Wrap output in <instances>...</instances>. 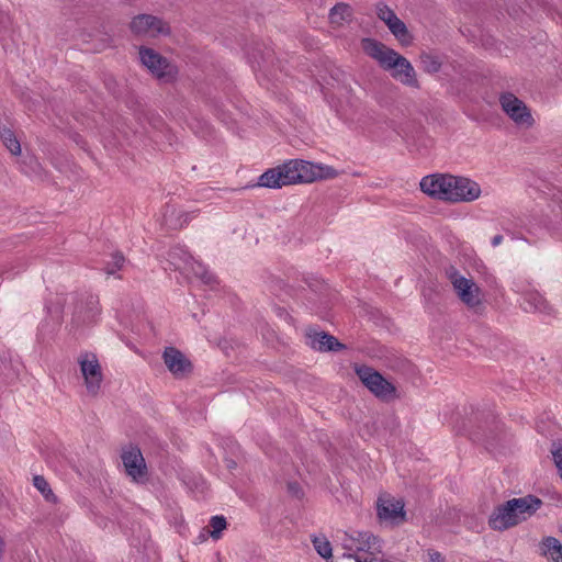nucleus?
Listing matches in <instances>:
<instances>
[{"mask_svg":"<svg viewBox=\"0 0 562 562\" xmlns=\"http://www.w3.org/2000/svg\"><path fill=\"white\" fill-rule=\"evenodd\" d=\"M420 191L428 198L447 203H471L482 196L481 186L471 178L435 172L423 177Z\"/></svg>","mask_w":562,"mask_h":562,"instance_id":"obj_1","label":"nucleus"},{"mask_svg":"<svg viewBox=\"0 0 562 562\" xmlns=\"http://www.w3.org/2000/svg\"><path fill=\"white\" fill-rule=\"evenodd\" d=\"M361 48L382 69L389 71L393 79L404 86L418 88L416 71L406 57L373 38H363Z\"/></svg>","mask_w":562,"mask_h":562,"instance_id":"obj_2","label":"nucleus"},{"mask_svg":"<svg viewBox=\"0 0 562 562\" xmlns=\"http://www.w3.org/2000/svg\"><path fill=\"white\" fill-rule=\"evenodd\" d=\"M542 501L532 495L513 498L499 505L491 514L488 524L494 530H505L532 517Z\"/></svg>","mask_w":562,"mask_h":562,"instance_id":"obj_3","label":"nucleus"},{"mask_svg":"<svg viewBox=\"0 0 562 562\" xmlns=\"http://www.w3.org/2000/svg\"><path fill=\"white\" fill-rule=\"evenodd\" d=\"M138 60L151 77L162 83H173L179 78L177 64L149 46L138 47Z\"/></svg>","mask_w":562,"mask_h":562,"instance_id":"obj_4","label":"nucleus"},{"mask_svg":"<svg viewBox=\"0 0 562 562\" xmlns=\"http://www.w3.org/2000/svg\"><path fill=\"white\" fill-rule=\"evenodd\" d=\"M338 539L346 550L358 552L359 562H373L381 559L380 540L370 532H342Z\"/></svg>","mask_w":562,"mask_h":562,"instance_id":"obj_5","label":"nucleus"},{"mask_svg":"<svg viewBox=\"0 0 562 562\" xmlns=\"http://www.w3.org/2000/svg\"><path fill=\"white\" fill-rule=\"evenodd\" d=\"M292 184L312 183L318 180L336 178L338 172L330 166L314 164L302 159L286 161Z\"/></svg>","mask_w":562,"mask_h":562,"instance_id":"obj_6","label":"nucleus"},{"mask_svg":"<svg viewBox=\"0 0 562 562\" xmlns=\"http://www.w3.org/2000/svg\"><path fill=\"white\" fill-rule=\"evenodd\" d=\"M356 373L361 383L379 400L391 402L400 397L397 386L380 372L368 366H357Z\"/></svg>","mask_w":562,"mask_h":562,"instance_id":"obj_7","label":"nucleus"},{"mask_svg":"<svg viewBox=\"0 0 562 562\" xmlns=\"http://www.w3.org/2000/svg\"><path fill=\"white\" fill-rule=\"evenodd\" d=\"M498 103L506 115L517 127L529 130L536 124L532 110L527 103L510 91L502 92L498 97Z\"/></svg>","mask_w":562,"mask_h":562,"instance_id":"obj_8","label":"nucleus"},{"mask_svg":"<svg viewBox=\"0 0 562 562\" xmlns=\"http://www.w3.org/2000/svg\"><path fill=\"white\" fill-rule=\"evenodd\" d=\"M447 277L457 297L469 308H476L483 303V292L471 277H467L454 268L447 270Z\"/></svg>","mask_w":562,"mask_h":562,"instance_id":"obj_9","label":"nucleus"},{"mask_svg":"<svg viewBox=\"0 0 562 562\" xmlns=\"http://www.w3.org/2000/svg\"><path fill=\"white\" fill-rule=\"evenodd\" d=\"M86 392L91 396L100 393L103 372L97 355L83 352L77 359Z\"/></svg>","mask_w":562,"mask_h":562,"instance_id":"obj_10","label":"nucleus"},{"mask_svg":"<svg viewBox=\"0 0 562 562\" xmlns=\"http://www.w3.org/2000/svg\"><path fill=\"white\" fill-rule=\"evenodd\" d=\"M130 29L137 36L156 38L170 34L167 22L151 14H138L130 23Z\"/></svg>","mask_w":562,"mask_h":562,"instance_id":"obj_11","label":"nucleus"},{"mask_svg":"<svg viewBox=\"0 0 562 562\" xmlns=\"http://www.w3.org/2000/svg\"><path fill=\"white\" fill-rule=\"evenodd\" d=\"M375 13L402 46L407 47L412 45L414 41L412 33L391 8L384 3H378L375 5Z\"/></svg>","mask_w":562,"mask_h":562,"instance_id":"obj_12","label":"nucleus"},{"mask_svg":"<svg viewBox=\"0 0 562 562\" xmlns=\"http://www.w3.org/2000/svg\"><path fill=\"white\" fill-rule=\"evenodd\" d=\"M378 517L391 525H400L405 521L404 503L391 494H381L376 502Z\"/></svg>","mask_w":562,"mask_h":562,"instance_id":"obj_13","label":"nucleus"},{"mask_svg":"<svg viewBox=\"0 0 562 562\" xmlns=\"http://www.w3.org/2000/svg\"><path fill=\"white\" fill-rule=\"evenodd\" d=\"M514 291L519 294V306L527 313L550 314L551 305L533 289H525L521 282L514 283Z\"/></svg>","mask_w":562,"mask_h":562,"instance_id":"obj_14","label":"nucleus"},{"mask_svg":"<svg viewBox=\"0 0 562 562\" xmlns=\"http://www.w3.org/2000/svg\"><path fill=\"white\" fill-rule=\"evenodd\" d=\"M162 359L168 371L176 378H184L192 371L190 359L175 347H167Z\"/></svg>","mask_w":562,"mask_h":562,"instance_id":"obj_15","label":"nucleus"},{"mask_svg":"<svg viewBox=\"0 0 562 562\" xmlns=\"http://www.w3.org/2000/svg\"><path fill=\"white\" fill-rule=\"evenodd\" d=\"M168 261L170 267L186 276H199L202 271L201 263L194 260L182 247L171 249L168 254Z\"/></svg>","mask_w":562,"mask_h":562,"instance_id":"obj_16","label":"nucleus"},{"mask_svg":"<svg viewBox=\"0 0 562 562\" xmlns=\"http://www.w3.org/2000/svg\"><path fill=\"white\" fill-rule=\"evenodd\" d=\"M122 462L127 475L136 482L146 476V464L142 452L136 447H128L122 452Z\"/></svg>","mask_w":562,"mask_h":562,"instance_id":"obj_17","label":"nucleus"},{"mask_svg":"<svg viewBox=\"0 0 562 562\" xmlns=\"http://www.w3.org/2000/svg\"><path fill=\"white\" fill-rule=\"evenodd\" d=\"M292 186L286 161L265 171L254 187L280 189L282 187Z\"/></svg>","mask_w":562,"mask_h":562,"instance_id":"obj_18","label":"nucleus"},{"mask_svg":"<svg viewBox=\"0 0 562 562\" xmlns=\"http://www.w3.org/2000/svg\"><path fill=\"white\" fill-rule=\"evenodd\" d=\"M306 344L317 351H337L344 348L334 336L317 330H310L306 334Z\"/></svg>","mask_w":562,"mask_h":562,"instance_id":"obj_19","label":"nucleus"},{"mask_svg":"<svg viewBox=\"0 0 562 562\" xmlns=\"http://www.w3.org/2000/svg\"><path fill=\"white\" fill-rule=\"evenodd\" d=\"M418 59L422 70L429 75L439 72L443 65L442 56L431 52H422Z\"/></svg>","mask_w":562,"mask_h":562,"instance_id":"obj_20","label":"nucleus"},{"mask_svg":"<svg viewBox=\"0 0 562 562\" xmlns=\"http://www.w3.org/2000/svg\"><path fill=\"white\" fill-rule=\"evenodd\" d=\"M540 549L543 555L553 562H562V544L553 537H547L542 540Z\"/></svg>","mask_w":562,"mask_h":562,"instance_id":"obj_21","label":"nucleus"},{"mask_svg":"<svg viewBox=\"0 0 562 562\" xmlns=\"http://www.w3.org/2000/svg\"><path fill=\"white\" fill-rule=\"evenodd\" d=\"M352 16V9L347 3H338L336 4L329 12L330 23L337 26L342 25L346 22H349Z\"/></svg>","mask_w":562,"mask_h":562,"instance_id":"obj_22","label":"nucleus"},{"mask_svg":"<svg viewBox=\"0 0 562 562\" xmlns=\"http://www.w3.org/2000/svg\"><path fill=\"white\" fill-rule=\"evenodd\" d=\"M34 487L43 495L46 502L56 503L57 497L53 493L49 483L45 480V477L41 475H35L33 477Z\"/></svg>","mask_w":562,"mask_h":562,"instance_id":"obj_23","label":"nucleus"},{"mask_svg":"<svg viewBox=\"0 0 562 562\" xmlns=\"http://www.w3.org/2000/svg\"><path fill=\"white\" fill-rule=\"evenodd\" d=\"M227 522L223 516H213L209 522V535L214 539L218 540L222 537V532L226 529Z\"/></svg>","mask_w":562,"mask_h":562,"instance_id":"obj_24","label":"nucleus"},{"mask_svg":"<svg viewBox=\"0 0 562 562\" xmlns=\"http://www.w3.org/2000/svg\"><path fill=\"white\" fill-rule=\"evenodd\" d=\"M1 138L4 146L10 150L12 155L21 154V145L15 135L10 130H4L1 133Z\"/></svg>","mask_w":562,"mask_h":562,"instance_id":"obj_25","label":"nucleus"},{"mask_svg":"<svg viewBox=\"0 0 562 562\" xmlns=\"http://www.w3.org/2000/svg\"><path fill=\"white\" fill-rule=\"evenodd\" d=\"M313 544H314L315 550L322 558H324V559L331 558V555H333L331 544L327 540L326 537H324V536L314 537Z\"/></svg>","mask_w":562,"mask_h":562,"instance_id":"obj_26","label":"nucleus"},{"mask_svg":"<svg viewBox=\"0 0 562 562\" xmlns=\"http://www.w3.org/2000/svg\"><path fill=\"white\" fill-rule=\"evenodd\" d=\"M551 453H552L555 467L559 471V474L562 479V441L553 443Z\"/></svg>","mask_w":562,"mask_h":562,"instance_id":"obj_27","label":"nucleus"},{"mask_svg":"<svg viewBox=\"0 0 562 562\" xmlns=\"http://www.w3.org/2000/svg\"><path fill=\"white\" fill-rule=\"evenodd\" d=\"M124 258L121 255H114L113 256V263L111 266H108L105 268V271L108 274H113L116 270L121 269L123 266Z\"/></svg>","mask_w":562,"mask_h":562,"instance_id":"obj_28","label":"nucleus"},{"mask_svg":"<svg viewBox=\"0 0 562 562\" xmlns=\"http://www.w3.org/2000/svg\"><path fill=\"white\" fill-rule=\"evenodd\" d=\"M7 544L4 538L0 535V561L4 558Z\"/></svg>","mask_w":562,"mask_h":562,"instance_id":"obj_29","label":"nucleus"},{"mask_svg":"<svg viewBox=\"0 0 562 562\" xmlns=\"http://www.w3.org/2000/svg\"><path fill=\"white\" fill-rule=\"evenodd\" d=\"M503 240V237L501 235H496L493 239H492V244L493 246H498Z\"/></svg>","mask_w":562,"mask_h":562,"instance_id":"obj_30","label":"nucleus"},{"mask_svg":"<svg viewBox=\"0 0 562 562\" xmlns=\"http://www.w3.org/2000/svg\"><path fill=\"white\" fill-rule=\"evenodd\" d=\"M200 539H201V541H204V540H205V535H204V533H201V535H200Z\"/></svg>","mask_w":562,"mask_h":562,"instance_id":"obj_31","label":"nucleus"}]
</instances>
